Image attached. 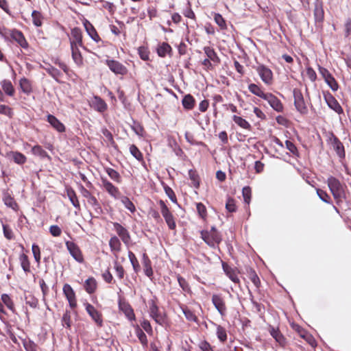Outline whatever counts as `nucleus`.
<instances>
[{"mask_svg":"<svg viewBox=\"0 0 351 351\" xmlns=\"http://www.w3.org/2000/svg\"><path fill=\"white\" fill-rule=\"evenodd\" d=\"M132 125H131V128L132 130L140 136H143L145 130L143 127L141 125V124L138 122L137 121L132 120Z\"/></svg>","mask_w":351,"mask_h":351,"instance_id":"4d7b16f0","label":"nucleus"},{"mask_svg":"<svg viewBox=\"0 0 351 351\" xmlns=\"http://www.w3.org/2000/svg\"><path fill=\"white\" fill-rule=\"evenodd\" d=\"M101 182L105 190L114 198L119 199L121 196V193L119 189L114 186L110 181L106 178H101Z\"/></svg>","mask_w":351,"mask_h":351,"instance_id":"2eb2a0df","label":"nucleus"},{"mask_svg":"<svg viewBox=\"0 0 351 351\" xmlns=\"http://www.w3.org/2000/svg\"><path fill=\"white\" fill-rule=\"evenodd\" d=\"M267 101L270 106L277 112H282L283 105L280 100L272 93H267V95L264 99Z\"/></svg>","mask_w":351,"mask_h":351,"instance_id":"6ab92c4d","label":"nucleus"},{"mask_svg":"<svg viewBox=\"0 0 351 351\" xmlns=\"http://www.w3.org/2000/svg\"><path fill=\"white\" fill-rule=\"evenodd\" d=\"M114 267L119 278L121 280L123 279L125 275V269L123 267L120 265L117 261H115L114 263Z\"/></svg>","mask_w":351,"mask_h":351,"instance_id":"338daca9","label":"nucleus"},{"mask_svg":"<svg viewBox=\"0 0 351 351\" xmlns=\"http://www.w3.org/2000/svg\"><path fill=\"white\" fill-rule=\"evenodd\" d=\"M293 97L294 105L297 110L301 114H306L308 109L305 104L304 97L300 90L298 88L293 89Z\"/></svg>","mask_w":351,"mask_h":351,"instance_id":"423d86ee","label":"nucleus"},{"mask_svg":"<svg viewBox=\"0 0 351 351\" xmlns=\"http://www.w3.org/2000/svg\"><path fill=\"white\" fill-rule=\"evenodd\" d=\"M243 200L247 205L250 204L252 197V189L250 186H247L243 188L242 190Z\"/></svg>","mask_w":351,"mask_h":351,"instance_id":"e2e57ef3","label":"nucleus"},{"mask_svg":"<svg viewBox=\"0 0 351 351\" xmlns=\"http://www.w3.org/2000/svg\"><path fill=\"white\" fill-rule=\"evenodd\" d=\"M62 291L69 302L71 308L75 309L77 307V299L75 293L71 286L69 284H64L62 288Z\"/></svg>","mask_w":351,"mask_h":351,"instance_id":"9b49d317","label":"nucleus"},{"mask_svg":"<svg viewBox=\"0 0 351 351\" xmlns=\"http://www.w3.org/2000/svg\"><path fill=\"white\" fill-rule=\"evenodd\" d=\"M90 107L98 112L103 113L108 109L106 101L99 96L95 95L91 99Z\"/></svg>","mask_w":351,"mask_h":351,"instance_id":"4468645a","label":"nucleus"},{"mask_svg":"<svg viewBox=\"0 0 351 351\" xmlns=\"http://www.w3.org/2000/svg\"><path fill=\"white\" fill-rule=\"evenodd\" d=\"M156 300L157 298L154 297V299L149 301V313L157 324L164 326L167 324V317L166 313L160 312L156 304Z\"/></svg>","mask_w":351,"mask_h":351,"instance_id":"7ed1b4c3","label":"nucleus"},{"mask_svg":"<svg viewBox=\"0 0 351 351\" xmlns=\"http://www.w3.org/2000/svg\"><path fill=\"white\" fill-rule=\"evenodd\" d=\"M330 155L332 163L335 161L346 167V151L344 143L333 133L330 132Z\"/></svg>","mask_w":351,"mask_h":351,"instance_id":"f257e3e1","label":"nucleus"},{"mask_svg":"<svg viewBox=\"0 0 351 351\" xmlns=\"http://www.w3.org/2000/svg\"><path fill=\"white\" fill-rule=\"evenodd\" d=\"M196 208L199 217L205 220L207 217L206 206L202 202H199L196 204Z\"/></svg>","mask_w":351,"mask_h":351,"instance_id":"bf43d9fd","label":"nucleus"},{"mask_svg":"<svg viewBox=\"0 0 351 351\" xmlns=\"http://www.w3.org/2000/svg\"><path fill=\"white\" fill-rule=\"evenodd\" d=\"M19 86L22 91L27 95H29L32 92V82L25 77L20 80Z\"/></svg>","mask_w":351,"mask_h":351,"instance_id":"72a5a7b5","label":"nucleus"},{"mask_svg":"<svg viewBox=\"0 0 351 351\" xmlns=\"http://www.w3.org/2000/svg\"><path fill=\"white\" fill-rule=\"evenodd\" d=\"M71 34L72 37L75 39L74 41L76 43V45H78L80 47L85 48L83 45L82 34L81 29L79 27H74L71 29Z\"/></svg>","mask_w":351,"mask_h":351,"instance_id":"473e14b6","label":"nucleus"},{"mask_svg":"<svg viewBox=\"0 0 351 351\" xmlns=\"http://www.w3.org/2000/svg\"><path fill=\"white\" fill-rule=\"evenodd\" d=\"M222 268L228 278L235 283H239V278L237 276L235 269L231 267L227 263L222 261Z\"/></svg>","mask_w":351,"mask_h":351,"instance_id":"412c9836","label":"nucleus"},{"mask_svg":"<svg viewBox=\"0 0 351 351\" xmlns=\"http://www.w3.org/2000/svg\"><path fill=\"white\" fill-rule=\"evenodd\" d=\"M245 271L248 278L251 280L254 286L257 289H259L261 287V280L255 270L250 267H245Z\"/></svg>","mask_w":351,"mask_h":351,"instance_id":"cd10ccee","label":"nucleus"},{"mask_svg":"<svg viewBox=\"0 0 351 351\" xmlns=\"http://www.w3.org/2000/svg\"><path fill=\"white\" fill-rule=\"evenodd\" d=\"M62 325L66 328H70L71 326V312L69 310H66L62 318Z\"/></svg>","mask_w":351,"mask_h":351,"instance_id":"680f3d73","label":"nucleus"},{"mask_svg":"<svg viewBox=\"0 0 351 351\" xmlns=\"http://www.w3.org/2000/svg\"><path fill=\"white\" fill-rule=\"evenodd\" d=\"M330 192L337 204H339L345 199V192L343 185L339 180L330 177Z\"/></svg>","mask_w":351,"mask_h":351,"instance_id":"39448f33","label":"nucleus"},{"mask_svg":"<svg viewBox=\"0 0 351 351\" xmlns=\"http://www.w3.org/2000/svg\"><path fill=\"white\" fill-rule=\"evenodd\" d=\"M177 279H178L179 285L180 286V287L182 289V290L184 291L187 292V293L191 291L190 287H189L187 281L185 280V278H184L180 274H178L177 276Z\"/></svg>","mask_w":351,"mask_h":351,"instance_id":"69168bd1","label":"nucleus"},{"mask_svg":"<svg viewBox=\"0 0 351 351\" xmlns=\"http://www.w3.org/2000/svg\"><path fill=\"white\" fill-rule=\"evenodd\" d=\"M113 226L117 234L121 239L122 241L125 245H128L131 240V237L128 230L117 222L113 223Z\"/></svg>","mask_w":351,"mask_h":351,"instance_id":"f3484780","label":"nucleus"},{"mask_svg":"<svg viewBox=\"0 0 351 351\" xmlns=\"http://www.w3.org/2000/svg\"><path fill=\"white\" fill-rule=\"evenodd\" d=\"M1 86L3 91L5 93L6 95H8V96H13L14 95L15 90L12 82L10 80H3L1 82Z\"/></svg>","mask_w":351,"mask_h":351,"instance_id":"c9c22d12","label":"nucleus"},{"mask_svg":"<svg viewBox=\"0 0 351 351\" xmlns=\"http://www.w3.org/2000/svg\"><path fill=\"white\" fill-rule=\"evenodd\" d=\"M217 335L219 341L222 343H224L227 340L226 330L220 325H218L217 327Z\"/></svg>","mask_w":351,"mask_h":351,"instance_id":"052dcab7","label":"nucleus"},{"mask_svg":"<svg viewBox=\"0 0 351 351\" xmlns=\"http://www.w3.org/2000/svg\"><path fill=\"white\" fill-rule=\"evenodd\" d=\"M47 121L51 125L59 132H64L65 131L64 125L60 122L55 116L49 114L47 116Z\"/></svg>","mask_w":351,"mask_h":351,"instance_id":"bb28decb","label":"nucleus"},{"mask_svg":"<svg viewBox=\"0 0 351 351\" xmlns=\"http://www.w3.org/2000/svg\"><path fill=\"white\" fill-rule=\"evenodd\" d=\"M2 226H3V231L4 237L8 240L13 239L14 238V235L12 230L10 228V227L7 224H3V223Z\"/></svg>","mask_w":351,"mask_h":351,"instance_id":"774afa93","label":"nucleus"},{"mask_svg":"<svg viewBox=\"0 0 351 351\" xmlns=\"http://www.w3.org/2000/svg\"><path fill=\"white\" fill-rule=\"evenodd\" d=\"M214 20L215 22L218 25V26L220 27L222 30L227 29V25L225 19L221 16V14L219 13H215L214 14Z\"/></svg>","mask_w":351,"mask_h":351,"instance_id":"603ef678","label":"nucleus"},{"mask_svg":"<svg viewBox=\"0 0 351 351\" xmlns=\"http://www.w3.org/2000/svg\"><path fill=\"white\" fill-rule=\"evenodd\" d=\"M72 58L78 65L83 64V58L75 41H71Z\"/></svg>","mask_w":351,"mask_h":351,"instance_id":"393cba45","label":"nucleus"},{"mask_svg":"<svg viewBox=\"0 0 351 351\" xmlns=\"http://www.w3.org/2000/svg\"><path fill=\"white\" fill-rule=\"evenodd\" d=\"M130 152L137 160L144 162L143 154L135 145H130Z\"/></svg>","mask_w":351,"mask_h":351,"instance_id":"49530a36","label":"nucleus"},{"mask_svg":"<svg viewBox=\"0 0 351 351\" xmlns=\"http://www.w3.org/2000/svg\"><path fill=\"white\" fill-rule=\"evenodd\" d=\"M135 332L143 346L147 347L148 343L147 336L138 325L135 327Z\"/></svg>","mask_w":351,"mask_h":351,"instance_id":"a19ab883","label":"nucleus"},{"mask_svg":"<svg viewBox=\"0 0 351 351\" xmlns=\"http://www.w3.org/2000/svg\"><path fill=\"white\" fill-rule=\"evenodd\" d=\"M88 203L93 206L96 214L101 215L103 213L102 208L95 196L88 200Z\"/></svg>","mask_w":351,"mask_h":351,"instance_id":"de8ad7c7","label":"nucleus"},{"mask_svg":"<svg viewBox=\"0 0 351 351\" xmlns=\"http://www.w3.org/2000/svg\"><path fill=\"white\" fill-rule=\"evenodd\" d=\"M156 300L157 298L154 297V299L149 301V313L157 324L164 326L167 324V317L166 313L160 312L156 304Z\"/></svg>","mask_w":351,"mask_h":351,"instance_id":"20e7f679","label":"nucleus"},{"mask_svg":"<svg viewBox=\"0 0 351 351\" xmlns=\"http://www.w3.org/2000/svg\"><path fill=\"white\" fill-rule=\"evenodd\" d=\"M84 287L86 291L88 293H89V294L93 293L97 289L96 280L93 277L88 278L85 281Z\"/></svg>","mask_w":351,"mask_h":351,"instance_id":"2f4dec72","label":"nucleus"},{"mask_svg":"<svg viewBox=\"0 0 351 351\" xmlns=\"http://www.w3.org/2000/svg\"><path fill=\"white\" fill-rule=\"evenodd\" d=\"M119 309L122 311L130 321L136 319L135 314L132 306L125 299L119 300Z\"/></svg>","mask_w":351,"mask_h":351,"instance_id":"1a4fd4ad","label":"nucleus"},{"mask_svg":"<svg viewBox=\"0 0 351 351\" xmlns=\"http://www.w3.org/2000/svg\"><path fill=\"white\" fill-rule=\"evenodd\" d=\"M105 170L107 174L112 180L117 183L121 182V177L118 171L110 167L105 168Z\"/></svg>","mask_w":351,"mask_h":351,"instance_id":"37998d69","label":"nucleus"},{"mask_svg":"<svg viewBox=\"0 0 351 351\" xmlns=\"http://www.w3.org/2000/svg\"><path fill=\"white\" fill-rule=\"evenodd\" d=\"M32 152L34 155L38 156L41 158H49L47 152L38 145H35L32 148Z\"/></svg>","mask_w":351,"mask_h":351,"instance_id":"c03bdc74","label":"nucleus"},{"mask_svg":"<svg viewBox=\"0 0 351 351\" xmlns=\"http://www.w3.org/2000/svg\"><path fill=\"white\" fill-rule=\"evenodd\" d=\"M5 204L14 210H17L19 206L14 199L9 194H7L3 197Z\"/></svg>","mask_w":351,"mask_h":351,"instance_id":"a18cd8bd","label":"nucleus"},{"mask_svg":"<svg viewBox=\"0 0 351 351\" xmlns=\"http://www.w3.org/2000/svg\"><path fill=\"white\" fill-rule=\"evenodd\" d=\"M212 302L219 314L224 316L226 313V306L223 297L220 295L214 294L212 296Z\"/></svg>","mask_w":351,"mask_h":351,"instance_id":"dca6fc26","label":"nucleus"},{"mask_svg":"<svg viewBox=\"0 0 351 351\" xmlns=\"http://www.w3.org/2000/svg\"><path fill=\"white\" fill-rule=\"evenodd\" d=\"M261 80L266 84H271L273 81V73L270 69L264 64H260L256 67Z\"/></svg>","mask_w":351,"mask_h":351,"instance_id":"9d476101","label":"nucleus"},{"mask_svg":"<svg viewBox=\"0 0 351 351\" xmlns=\"http://www.w3.org/2000/svg\"><path fill=\"white\" fill-rule=\"evenodd\" d=\"M232 120L234 121V123L236 124H237L241 128L245 129V130H252L251 125L245 119H243L242 117L237 116V115H234L232 117Z\"/></svg>","mask_w":351,"mask_h":351,"instance_id":"ea45409f","label":"nucleus"},{"mask_svg":"<svg viewBox=\"0 0 351 351\" xmlns=\"http://www.w3.org/2000/svg\"><path fill=\"white\" fill-rule=\"evenodd\" d=\"M182 104L185 110H191L195 107V99L191 94H187L183 97Z\"/></svg>","mask_w":351,"mask_h":351,"instance_id":"c85d7f7f","label":"nucleus"},{"mask_svg":"<svg viewBox=\"0 0 351 351\" xmlns=\"http://www.w3.org/2000/svg\"><path fill=\"white\" fill-rule=\"evenodd\" d=\"M128 257H129V259L130 261V263L132 265V267H133L134 271L136 273H138L141 269V267H140L139 263H138L136 257L135 256L134 254L132 252L129 251Z\"/></svg>","mask_w":351,"mask_h":351,"instance_id":"864d4df0","label":"nucleus"},{"mask_svg":"<svg viewBox=\"0 0 351 351\" xmlns=\"http://www.w3.org/2000/svg\"><path fill=\"white\" fill-rule=\"evenodd\" d=\"M84 26L88 36L94 41H95L96 43H99V41H101V38L99 34H97L95 28L92 25V23H90L88 20L86 19L84 21Z\"/></svg>","mask_w":351,"mask_h":351,"instance_id":"4be33fe9","label":"nucleus"},{"mask_svg":"<svg viewBox=\"0 0 351 351\" xmlns=\"http://www.w3.org/2000/svg\"><path fill=\"white\" fill-rule=\"evenodd\" d=\"M106 64L110 70L116 75H125L128 70L122 63L115 60H106Z\"/></svg>","mask_w":351,"mask_h":351,"instance_id":"0eeeda50","label":"nucleus"},{"mask_svg":"<svg viewBox=\"0 0 351 351\" xmlns=\"http://www.w3.org/2000/svg\"><path fill=\"white\" fill-rule=\"evenodd\" d=\"M122 202V204L125 206V207L128 209L131 213H134L136 211V207L134 204L130 201V199L126 197L121 195L119 198Z\"/></svg>","mask_w":351,"mask_h":351,"instance_id":"8fccbe9b","label":"nucleus"},{"mask_svg":"<svg viewBox=\"0 0 351 351\" xmlns=\"http://www.w3.org/2000/svg\"><path fill=\"white\" fill-rule=\"evenodd\" d=\"M10 37L12 40L16 41L22 48L27 49L29 46L22 32L14 29L10 31Z\"/></svg>","mask_w":351,"mask_h":351,"instance_id":"a211bd4d","label":"nucleus"},{"mask_svg":"<svg viewBox=\"0 0 351 351\" xmlns=\"http://www.w3.org/2000/svg\"><path fill=\"white\" fill-rule=\"evenodd\" d=\"M32 16L34 25L36 27H40L43 24L42 20L43 19L42 14L37 10H34L32 13Z\"/></svg>","mask_w":351,"mask_h":351,"instance_id":"09e8293b","label":"nucleus"},{"mask_svg":"<svg viewBox=\"0 0 351 351\" xmlns=\"http://www.w3.org/2000/svg\"><path fill=\"white\" fill-rule=\"evenodd\" d=\"M25 301L26 304H28L33 308H36L38 306V299L29 292L25 294Z\"/></svg>","mask_w":351,"mask_h":351,"instance_id":"79ce46f5","label":"nucleus"},{"mask_svg":"<svg viewBox=\"0 0 351 351\" xmlns=\"http://www.w3.org/2000/svg\"><path fill=\"white\" fill-rule=\"evenodd\" d=\"M236 201L232 197H228L226 203V208L230 213H235L237 210V206H236Z\"/></svg>","mask_w":351,"mask_h":351,"instance_id":"13d9d810","label":"nucleus"},{"mask_svg":"<svg viewBox=\"0 0 351 351\" xmlns=\"http://www.w3.org/2000/svg\"><path fill=\"white\" fill-rule=\"evenodd\" d=\"M86 311L92 319L95 322L99 328L103 326V318L101 312L98 311L92 304L86 302L84 304Z\"/></svg>","mask_w":351,"mask_h":351,"instance_id":"6e6552de","label":"nucleus"},{"mask_svg":"<svg viewBox=\"0 0 351 351\" xmlns=\"http://www.w3.org/2000/svg\"><path fill=\"white\" fill-rule=\"evenodd\" d=\"M330 109L339 114H343V110L337 99L330 95Z\"/></svg>","mask_w":351,"mask_h":351,"instance_id":"5fc2aeb1","label":"nucleus"},{"mask_svg":"<svg viewBox=\"0 0 351 351\" xmlns=\"http://www.w3.org/2000/svg\"><path fill=\"white\" fill-rule=\"evenodd\" d=\"M189 176L190 180L192 181L193 185L195 189H199L200 184V178L195 169H190L189 171Z\"/></svg>","mask_w":351,"mask_h":351,"instance_id":"58836bf2","label":"nucleus"},{"mask_svg":"<svg viewBox=\"0 0 351 351\" xmlns=\"http://www.w3.org/2000/svg\"><path fill=\"white\" fill-rule=\"evenodd\" d=\"M249 90L254 95L262 98L265 99V97L267 95V93H265L261 88L255 84H250L248 86Z\"/></svg>","mask_w":351,"mask_h":351,"instance_id":"4c0bfd02","label":"nucleus"},{"mask_svg":"<svg viewBox=\"0 0 351 351\" xmlns=\"http://www.w3.org/2000/svg\"><path fill=\"white\" fill-rule=\"evenodd\" d=\"M45 71L56 80L58 81V78L61 76V72L54 66L49 64L47 67L44 68Z\"/></svg>","mask_w":351,"mask_h":351,"instance_id":"6e6d98bb","label":"nucleus"},{"mask_svg":"<svg viewBox=\"0 0 351 351\" xmlns=\"http://www.w3.org/2000/svg\"><path fill=\"white\" fill-rule=\"evenodd\" d=\"M142 262H143L145 274L147 277L152 278L153 276V274H154L152 267V262H151V260L149 259L148 255L146 253L143 254Z\"/></svg>","mask_w":351,"mask_h":351,"instance_id":"b1692460","label":"nucleus"},{"mask_svg":"<svg viewBox=\"0 0 351 351\" xmlns=\"http://www.w3.org/2000/svg\"><path fill=\"white\" fill-rule=\"evenodd\" d=\"M19 261L23 270L25 273H29L31 271V269L30 262L28 256L25 254L23 253L19 256Z\"/></svg>","mask_w":351,"mask_h":351,"instance_id":"e433bc0d","label":"nucleus"},{"mask_svg":"<svg viewBox=\"0 0 351 351\" xmlns=\"http://www.w3.org/2000/svg\"><path fill=\"white\" fill-rule=\"evenodd\" d=\"M204 51L208 59L211 60L215 64L220 63V59L213 47L208 46L204 47Z\"/></svg>","mask_w":351,"mask_h":351,"instance_id":"c756f323","label":"nucleus"},{"mask_svg":"<svg viewBox=\"0 0 351 351\" xmlns=\"http://www.w3.org/2000/svg\"><path fill=\"white\" fill-rule=\"evenodd\" d=\"M270 335L275 339L276 341L279 343L282 347H285L287 345V339L284 335L281 333L278 328L274 327L269 328Z\"/></svg>","mask_w":351,"mask_h":351,"instance_id":"5701e85b","label":"nucleus"},{"mask_svg":"<svg viewBox=\"0 0 351 351\" xmlns=\"http://www.w3.org/2000/svg\"><path fill=\"white\" fill-rule=\"evenodd\" d=\"M292 328L298 332L300 337L305 339L312 347H315L316 346V341L315 338L302 327L298 324H293L292 325Z\"/></svg>","mask_w":351,"mask_h":351,"instance_id":"ddd939ff","label":"nucleus"},{"mask_svg":"<svg viewBox=\"0 0 351 351\" xmlns=\"http://www.w3.org/2000/svg\"><path fill=\"white\" fill-rule=\"evenodd\" d=\"M66 194L73 206L80 210V205L75 191L71 187H66Z\"/></svg>","mask_w":351,"mask_h":351,"instance_id":"7c9ffc66","label":"nucleus"},{"mask_svg":"<svg viewBox=\"0 0 351 351\" xmlns=\"http://www.w3.org/2000/svg\"><path fill=\"white\" fill-rule=\"evenodd\" d=\"M1 300H2L3 303L10 310H11L12 312L15 311L14 304L12 300L10 298V297L8 294H6V293L2 294L1 295Z\"/></svg>","mask_w":351,"mask_h":351,"instance_id":"3c124183","label":"nucleus"},{"mask_svg":"<svg viewBox=\"0 0 351 351\" xmlns=\"http://www.w3.org/2000/svg\"><path fill=\"white\" fill-rule=\"evenodd\" d=\"M5 156L8 159L14 161L16 164L19 165L25 164L27 161L26 156L23 154L17 151H11L7 152Z\"/></svg>","mask_w":351,"mask_h":351,"instance_id":"aec40b11","label":"nucleus"},{"mask_svg":"<svg viewBox=\"0 0 351 351\" xmlns=\"http://www.w3.org/2000/svg\"><path fill=\"white\" fill-rule=\"evenodd\" d=\"M138 53L143 60H148L149 59V51L148 48L144 46H141L138 48Z\"/></svg>","mask_w":351,"mask_h":351,"instance_id":"0e129e2a","label":"nucleus"},{"mask_svg":"<svg viewBox=\"0 0 351 351\" xmlns=\"http://www.w3.org/2000/svg\"><path fill=\"white\" fill-rule=\"evenodd\" d=\"M109 245L112 252L117 253L121 250V243L119 238L113 236L109 241Z\"/></svg>","mask_w":351,"mask_h":351,"instance_id":"f704fd0d","label":"nucleus"},{"mask_svg":"<svg viewBox=\"0 0 351 351\" xmlns=\"http://www.w3.org/2000/svg\"><path fill=\"white\" fill-rule=\"evenodd\" d=\"M66 246L72 257L77 262L82 263L84 257L78 245L72 241H66Z\"/></svg>","mask_w":351,"mask_h":351,"instance_id":"f8f14e48","label":"nucleus"},{"mask_svg":"<svg viewBox=\"0 0 351 351\" xmlns=\"http://www.w3.org/2000/svg\"><path fill=\"white\" fill-rule=\"evenodd\" d=\"M201 238L210 247L215 248L216 245H219L222 241L221 234L216 229L215 226L211 227L208 230L200 231Z\"/></svg>","mask_w":351,"mask_h":351,"instance_id":"f03ea898","label":"nucleus"},{"mask_svg":"<svg viewBox=\"0 0 351 351\" xmlns=\"http://www.w3.org/2000/svg\"><path fill=\"white\" fill-rule=\"evenodd\" d=\"M157 53L158 56L161 58H165L167 55L171 57L173 55L172 48L167 43L163 42L158 45L157 48Z\"/></svg>","mask_w":351,"mask_h":351,"instance_id":"a878e982","label":"nucleus"}]
</instances>
